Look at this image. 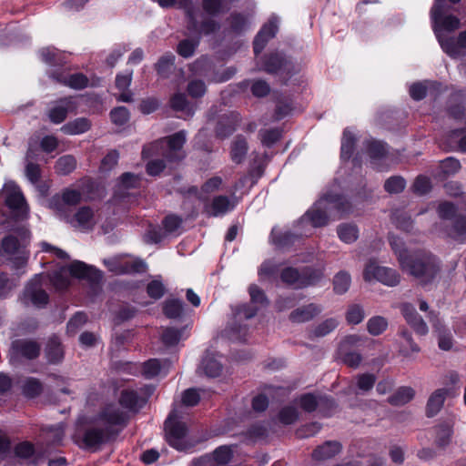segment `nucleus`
Instances as JSON below:
<instances>
[{
  "label": "nucleus",
  "mask_w": 466,
  "mask_h": 466,
  "mask_svg": "<svg viewBox=\"0 0 466 466\" xmlns=\"http://www.w3.org/2000/svg\"><path fill=\"white\" fill-rule=\"evenodd\" d=\"M128 419V414L117 404H108L89 423L77 427L73 440L82 449L96 451L115 440Z\"/></svg>",
  "instance_id": "1"
},
{
  "label": "nucleus",
  "mask_w": 466,
  "mask_h": 466,
  "mask_svg": "<svg viewBox=\"0 0 466 466\" xmlns=\"http://www.w3.org/2000/svg\"><path fill=\"white\" fill-rule=\"evenodd\" d=\"M350 210V204L344 197L328 194L314 204L302 220L310 222L315 228L323 227L328 224L329 217L339 219Z\"/></svg>",
  "instance_id": "2"
},
{
  "label": "nucleus",
  "mask_w": 466,
  "mask_h": 466,
  "mask_svg": "<svg viewBox=\"0 0 466 466\" xmlns=\"http://www.w3.org/2000/svg\"><path fill=\"white\" fill-rule=\"evenodd\" d=\"M401 268L417 278L422 284L432 281L440 271V265L436 258L423 250L410 254L408 259L401 258Z\"/></svg>",
  "instance_id": "3"
},
{
  "label": "nucleus",
  "mask_w": 466,
  "mask_h": 466,
  "mask_svg": "<svg viewBox=\"0 0 466 466\" xmlns=\"http://www.w3.org/2000/svg\"><path fill=\"white\" fill-rule=\"evenodd\" d=\"M67 273L77 279H86L91 283H98L102 279L101 272L96 268L82 261L75 260L67 268H63L52 275L50 280L56 289L63 290L69 286L70 280Z\"/></svg>",
  "instance_id": "4"
},
{
  "label": "nucleus",
  "mask_w": 466,
  "mask_h": 466,
  "mask_svg": "<svg viewBox=\"0 0 466 466\" xmlns=\"http://www.w3.org/2000/svg\"><path fill=\"white\" fill-rule=\"evenodd\" d=\"M449 9L450 6L447 4H444L442 0H435L431 11L433 30L441 46L443 42L448 41V38L451 37L445 34V31H454L461 25V22L458 17L451 15H445Z\"/></svg>",
  "instance_id": "5"
},
{
  "label": "nucleus",
  "mask_w": 466,
  "mask_h": 466,
  "mask_svg": "<svg viewBox=\"0 0 466 466\" xmlns=\"http://www.w3.org/2000/svg\"><path fill=\"white\" fill-rule=\"evenodd\" d=\"M18 233L20 240L14 235H9L2 240L0 247V254L9 257L16 268L24 267L28 259L25 242L29 238V231L25 228H21Z\"/></svg>",
  "instance_id": "6"
},
{
  "label": "nucleus",
  "mask_w": 466,
  "mask_h": 466,
  "mask_svg": "<svg viewBox=\"0 0 466 466\" xmlns=\"http://www.w3.org/2000/svg\"><path fill=\"white\" fill-rule=\"evenodd\" d=\"M363 279L367 282L376 280L390 287L398 285L400 280V277L395 269L380 266L374 259H370L366 263Z\"/></svg>",
  "instance_id": "7"
},
{
  "label": "nucleus",
  "mask_w": 466,
  "mask_h": 466,
  "mask_svg": "<svg viewBox=\"0 0 466 466\" xmlns=\"http://www.w3.org/2000/svg\"><path fill=\"white\" fill-rule=\"evenodd\" d=\"M81 199L82 193L79 190L66 188L61 194L52 197L49 207L59 218H63L72 213V208L78 205Z\"/></svg>",
  "instance_id": "8"
},
{
  "label": "nucleus",
  "mask_w": 466,
  "mask_h": 466,
  "mask_svg": "<svg viewBox=\"0 0 466 466\" xmlns=\"http://www.w3.org/2000/svg\"><path fill=\"white\" fill-rule=\"evenodd\" d=\"M165 431L168 443L177 450L186 448L184 439L187 429L184 422L179 420L178 412L174 409L165 421Z\"/></svg>",
  "instance_id": "9"
},
{
  "label": "nucleus",
  "mask_w": 466,
  "mask_h": 466,
  "mask_svg": "<svg viewBox=\"0 0 466 466\" xmlns=\"http://www.w3.org/2000/svg\"><path fill=\"white\" fill-rule=\"evenodd\" d=\"M360 342V336L350 335L347 336L339 344L338 350L339 358L341 362H343L348 367L357 369L362 360L360 353L351 350L352 347L358 345Z\"/></svg>",
  "instance_id": "10"
},
{
  "label": "nucleus",
  "mask_w": 466,
  "mask_h": 466,
  "mask_svg": "<svg viewBox=\"0 0 466 466\" xmlns=\"http://www.w3.org/2000/svg\"><path fill=\"white\" fill-rule=\"evenodd\" d=\"M42 274H36L27 283L24 290V299L31 301L35 307L41 308L47 304L49 297L42 286Z\"/></svg>",
  "instance_id": "11"
},
{
  "label": "nucleus",
  "mask_w": 466,
  "mask_h": 466,
  "mask_svg": "<svg viewBox=\"0 0 466 466\" xmlns=\"http://www.w3.org/2000/svg\"><path fill=\"white\" fill-rule=\"evenodd\" d=\"M5 200L6 206L12 209L17 218L23 219L26 217L28 207L25 197L16 186H6L5 188Z\"/></svg>",
  "instance_id": "12"
},
{
  "label": "nucleus",
  "mask_w": 466,
  "mask_h": 466,
  "mask_svg": "<svg viewBox=\"0 0 466 466\" xmlns=\"http://www.w3.org/2000/svg\"><path fill=\"white\" fill-rule=\"evenodd\" d=\"M167 148L163 153L164 157L170 161H180L185 157L183 151V146L186 142V132L184 130L178 131L167 137Z\"/></svg>",
  "instance_id": "13"
},
{
  "label": "nucleus",
  "mask_w": 466,
  "mask_h": 466,
  "mask_svg": "<svg viewBox=\"0 0 466 466\" xmlns=\"http://www.w3.org/2000/svg\"><path fill=\"white\" fill-rule=\"evenodd\" d=\"M104 263L108 269L115 274H128L143 272L147 268L145 262L139 259L122 261L118 258L105 259Z\"/></svg>",
  "instance_id": "14"
},
{
  "label": "nucleus",
  "mask_w": 466,
  "mask_h": 466,
  "mask_svg": "<svg viewBox=\"0 0 466 466\" xmlns=\"http://www.w3.org/2000/svg\"><path fill=\"white\" fill-rule=\"evenodd\" d=\"M62 219L82 231L92 229L96 224L94 211L89 207H82L74 215L70 213Z\"/></svg>",
  "instance_id": "15"
},
{
  "label": "nucleus",
  "mask_w": 466,
  "mask_h": 466,
  "mask_svg": "<svg viewBox=\"0 0 466 466\" xmlns=\"http://www.w3.org/2000/svg\"><path fill=\"white\" fill-rule=\"evenodd\" d=\"M279 20L276 16L270 17L268 22L260 29L254 40V53L258 55L264 49L268 41L274 37L278 31Z\"/></svg>",
  "instance_id": "16"
},
{
  "label": "nucleus",
  "mask_w": 466,
  "mask_h": 466,
  "mask_svg": "<svg viewBox=\"0 0 466 466\" xmlns=\"http://www.w3.org/2000/svg\"><path fill=\"white\" fill-rule=\"evenodd\" d=\"M279 20L276 16L270 17L268 22L260 29L254 40V53L258 55L264 49L268 41L274 37L278 31Z\"/></svg>",
  "instance_id": "17"
},
{
  "label": "nucleus",
  "mask_w": 466,
  "mask_h": 466,
  "mask_svg": "<svg viewBox=\"0 0 466 466\" xmlns=\"http://www.w3.org/2000/svg\"><path fill=\"white\" fill-rule=\"evenodd\" d=\"M401 312L408 324L419 335H426L428 333V326L422 318L418 314L414 306L410 303L401 305Z\"/></svg>",
  "instance_id": "18"
},
{
  "label": "nucleus",
  "mask_w": 466,
  "mask_h": 466,
  "mask_svg": "<svg viewBox=\"0 0 466 466\" xmlns=\"http://www.w3.org/2000/svg\"><path fill=\"white\" fill-rule=\"evenodd\" d=\"M322 312V307L315 303H309L299 307L289 314V320L294 323H304L312 320Z\"/></svg>",
  "instance_id": "19"
},
{
  "label": "nucleus",
  "mask_w": 466,
  "mask_h": 466,
  "mask_svg": "<svg viewBox=\"0 0 466 466\" xmlns=\"http://www.w3.org/2000/svg\"><path fill=\"white\" fill-rule=\"evenodd\" d=\"M232 451L228 446H220L213 452V458L210 456H203L193 461V466H211L212 461L218 464L225 465L231 460Z\"/></svg>",
  "instance_id": "20"
},
{
  "label": "nucleus",
  "mask_w": 466,
  "mask_h": 466,
  "mask_svg": "<svg viewBox=\"0 0 466 466\" xmlns=\"http://www.w3.org/2000/svg\"><path fill=\"white\" fill-rule=\"evenodd\" d=\"M442 50L451 57H458L466 53V30L459 34L457 37H450L443 42Z\"/></svg>",
  "instance_id": "21"
},
{
  "label": "nucleus",
  "mask_w": 466,
  "mask_h": 466,
  "mask_svg": "<svg viewBox=\"0 0 466 466\" xmlns=\"http://www.w3.org/2000/svg\"><path fill=\"white\" fill-rule=\"evenodd\" d=\"M12 350L15 354L32 360L38 357L40 345L34 340L18 339L12 343Z\"/></svg>",
  "instance_id": "22"
},
{
  "label": "nucleus",
  "mask_w": 466,
  "mask_h": 466,
  "mask_svg": "<svg viewBox=\"0 0 466 466\" xmlns=\"http://www.w3.org/2000/svg\"><path fill=\"white\" fill-rule=\"evenodd\" d=\"M51 77L55 79L56 82L63 84L65 86H68L74 89H83L88 84L87 77L83 74H72V75H64L62 73H53Z\"/></svg>",
  "instance_id": "23"
},
{
  "label": "nucleus",
  "mask_w": 466,
  "mask_h": 466,
  "mask_svg": "<svg viewBox=\"0 0 466 466\" xmlns=\"http://www.w3.org/2000/svg\"><path fill=\"white\" fill-rule=\"evenodd\" d=\"M238 120V115L235 113L222 116L217 124V136L221 138L230 136L235 131Z\"/></svg>",
  "instance_id": "24"
},
{
  "label": "nucleus",
  "mask_w": 466,
  "mask_h": 466,
  "mask_svg": "<svg viewBox=\"0 0 466 466\" xmlns=\"http://www.w3.org/2000/svg\"><path fill=\"white\" fill-rule=\"evenodd\" d=\"M234 208V204L230 202L227 196H218L213 198L210 205L206 207V212L212 217H218L226 214Z\"/></svg>",
  "instance_id": "25"
},
{
  "label": "nucleus",
  "mask_w": 466,
  "mask_h": 466,
  "mask_svg": "<svg viewBox=\"0 0 466 466\" xmlns=\"http://www.w3.org/2000/svg\"><path fill=\"white\" fill-rule=\"evenodd\" d=\"M73 106L70 97H65L56 102L48 113L49 119L55 124L62 123L67 116L69 109Z\"/></svg>",
  "instance_id": "26"
},
{
  "label": "nucleus",
  "mask_w": 466,
  "mask_h": 466,
  "mask_svg": "<svg viewBox=\"0 0 466 466\" xmlns=\"http://www.w3.org/2000/svg\"><path fill=\"white\" fill-rule=\"evenodd\" d=\"M339 325V320L335 318H329L319 323L308 330V338L315 339L322 338L332 332Z\"/></svg>",
  "instance_id": "27"
},
{
  "label": "nucleus",
  "mask_w": 466,
  "mask_h": 466,
  "mask_svg": "<svg viewBox=\"0 0 466 466\" xmlns=\"http://www.w3.org/2000/svg\"><path fill=\"white\" fill-rule=\"evenodd\" d=\"M145 401L133 390H123L119 397L120 405L131 411H137L144 405Z\"/></svg>",
  "instance_id": "28"
},
{
  "label": "nucleus",
  "mask_w": 466,
  "mask_h": 466,
  "mask_svg": "<svg viewBox=\"0 0 466 466\" xmlns=\"http://www.w3.org/2000/svg\"><path fill=\"white\" fill-rule=\"evenodd\" d=\"M341 450V445L338 441H326L318 446L312 452V458L315 460H328L338 454Z\"/></svg>",
  "instance_id": "29"
},
{
  "label": "nucleus",
  "mask_w": 466,
  "mask_h": 466,
  "mask_svg": "<svg viewBox=\"0 0 466 466\" xmlns=\"http://www.w3.org/2000/svg\"><path fill=\"white\" fill-rule=\"evenodd\" d=\"M201 6L203 11L213 20H215L214 16L219 15L229 9L228 0H201Z\"/></svg>",
  "instance_id": "30"
},
{
  "label": "nucleus",
  "mask_w": 466,
  "mask_h": 466,
  "mask_svg": "<svg viewBox=\"0 0 466 466\" xmlns=\"http://www.w3.org/2000/svg\"><path fill=\"white\" fill-rule=\"evenodd\" d=\"M400 336L401 338L399 350L400 355L411 357L413 354L420 352V347L413 341L411 334L407 329H402Z\"/></svg>",
  "instance_id": "31"
},
{
  "label": "nucleus",
  "mask_w": 466,
  "mask_h": 466,
  "mask_svg": "<svg viewBox=\"0 0 466 466\" xmlns=\"http://www.w3.org/2000/svg\"><path fill=\"white\" fill-rule=\"evenodd\" d=\"M91 123L87 118L79 117L70 121L61 127V131L66 135H79L89 130Z\"/></svg>",
  "instance_id": "32"
},
{
  "label": "nucleus",
  "mask_w": 466,
  "mask_h": 466,
  "mask_svg": "<svg viewBox=\"0 0 466 466\" xmlns=\"http://www.w3.org/2000/svg\"><path fill=\"white\" fill-rule=\"evenodd\" d=\"M415 391L410 387H400L394 394L388 398V402L393 406H402L410 401Z\"/></svg>",
  "instance_id": "33"
},
{
  "label": "nucleus",
  "mask_w": 466,
  "mask_h": 466,
  "mask_svg": "<svg viewBox=\"0 0 466 466\" xmlns=\"http://www.w3.org/2000/svg\"><path fill=\"white\" fill-rule=\"evenodd\" d=\"M46 355L49 362L57 363L62 360L64 352L58 338L52 337L49 339L46 348Z\"/></svg>",
  "instance_id": "34"
},
{
  "label": "nucleus",
  "mask_w": 466,
  "mask_h": 466,
  "mask_svg": "<svg viewBox=\"0 0 466 466\" xmlns=\"http://www.w3.org/2000/svg\"><path fill=\"white\" fill-rule=\"evenodd\" d=\"M446 390L443 389L437 390L431 394L427 403V415L429 417L436 415L441 410Z\"/></svg>",
  "instance_id": "35"
},
{
  "label": "nucleus",
  "mask_w": 466,
  "mask_h": 466,
  "mask_svg": "<svg viewBox=\"0 0 466 466\" xmlns=\"http://www.w3.org/2000/svg\"><path fill=\"white\" fill-rule=\"evenodd\" d=\"M351 284V277L349 272L340 270L333 278V290L336 294H345Z\"/></svg>",
  "instance_id": "36"
},
{
  "label": "nucleus",
  "mask_w": 466,
  "mask_h": 466,
  "mask_svg": "<svg viewBox=\"0 0 466 466\" xmlns=\"http://www.w3.org/2000/svg\"><path fill=\"white\" fill-rule=\"evenodd\" d=\"M201 368L207 376L213 378L219 376L222 371L221 363L214 356L209 354L204 357Z\"/></svg>",
  "instance_id": "37"
},
{
  "label": "nucleus",
  "mask_w": 466,
  "mask_h": 466,
  "mask_svg": "<svg viewBox=\"0 0 466 466\" xmlns=\"http://www.w3.org/2000/svg\"><path fill=\"white\" fill-rule=\"evenodd\" d=\"M247 152L248 143L246 139L242 137H237L231 147V159L235 163L239 164L244 160Z\"/></svg>",
  "instance_id": "38"
},
{
  "label": "nucleus",
  "mask_w": 466,
  "mask_h": 466,
  "mask_svg": "<svg viewBox=\"0 0 466 466\" xmlns=\"http://www.w3.org/2000/svg\"><path fill=\"white\" fill-rule=\"evenodd\" d=\"M229 28L234 33H241L248 27V17L238 12H233L228 18Z\"/></svg>",
  "instance_id": "39"
},
{
  "label": "nucleus",
  "mask_w": 466,
  "mask_h": 466,
  "mask_svg": "<svg viewBox=\"0 0 466 466\" xmlns=\"http://www.w3.org/2000/svg\"><path fill=\"white\" fill-rule=\"evenodd\" d=\"M76 167V160L71 155L60 157L55 166L57 174L66 176L73 172Z\"/></svg>",
  "instance_id": "40"
},
{
  "label": "nucleus",
  "mask_w": 466,
  "mask_h": 466,
  "mask_svg": "<svg viewBox=\"0 0 466 466\" xmlns=\"http://www.w3.org/2000/svg\"><path fill=\"white\" fill-rule=\"evenodd\" d=\"M15 455L23 461H28V463H30V464L36 463V461L34 458V455H35L34 446H33V444H31L28 441H24V442L18 443L15 447Z\"/></svg>",
  "instance_id": "41"
},
{
  "label": "nucleus",
  "mask_w": 466,
  "mask_h": 466,
  "mask_svg": "<svg viewBox=\"0 0 466 466\" xmlns=\"http://www.w3.org/2000/svg\"><path fill=\"white\" fill-rule=\"evenodd\" d=\"M319 400L320 398H318L314 394L306 393L300 395L294 401L296 405H299L306 412H312L317 409Z\"/></svg>",
  "instance_id": "42"
},
{
  "label": "nucleus",
  "mask_w": 466,
  "mask_h": 466,
  "mask_svg": "<svg viewBox=\"0 0 466 466\" xmlns=\"http://www.w3.org/2000/svg\"><path fill=\"white\" fill-rule=\"evenodd\" d=\"M339 238L345 243H352L357 240L359 237V230L355 225L341 224L337 229Z\"/></svg>",
  "instance_id": "43"
},
{
  "label": "nucleus",
  "mask_w": 466,
  "mask_h": 466,
  "mask_svg": "<svg viewBox=\"0 0 466 466\" xmlns=\"http://www.w3.org/2000/svg\"><path fill=\"white\" fill-rule=\"evenodd\" d=\"M366 147L368 155L372 162L382 159L387 154L386 147L380 141H368Z\"/></svg>",
  "instance_id": "44"
},
{
  "label": "nucleus",
  "mask_w": 466,
  "mask_h": 466,
  "mask_svg": "<svg viewBox=\"0 0 466 466\" xmlns=\"http://www.w3.org/2000/svg\"><path fill=\"white\" fill-rule=\"evenodd\" d=\"M355 142L356 139L354 135L349 129H345L341 140L342 158L349 159L351 157L354 150Z\"/></svg>",
  "instance_id": "45"
},
{
  "label": "nucleus",
  "mask_w": 466,
  "mask_h": 466,
  "mask_svg": "<svg viewBox=\"0 0 466 466\" xmlns=\"http://www.w3.org/2000/svg\"><path fill=\"white\" fill-rule=\"evenodd\" d=\"M299 410L294 403L283 407L279 413V419L283 424L289 425L299 419Z\"/></svg>",
  "instance_id": "46"
},
{
  "label": "nucleus",
  "mask_w": 466,
  "mask_h": 466,
  "mask_svg": "<svg viewBox=\"0 0 466 466\" xmlns=\"http://www.w3.org/2000/svg\"><path fill=\"white\" fill-rule=\"evenodd\" d=\"M164 313L169 319L179 318L183 312V302L179 299H167L164 304Z\"/></svg>",
  "instance_id": "47"
},
{
  "label": "nucleus",
  "mask_w": 466,
  "mask_h": 466,
  "mask_svg": "<svg viewBox=\"0 0 466 466\" xmlns=\"http://www.w3.org/2000/svg\"><path fill=\"white\" fill-rule=\"evenodd\" d=\"M301 276V285L305 287L309 285H314L319 282L323 278L324 272L322 268H307L303 270Z\"/></svg>",
  "instance_id": "48"
},
{
  "label": "nucleus",
  "mask_w": 466,
  "mask_h": 466,
  "mask_svg": "<svg viewBox=\"0 0 466 466\" xmlns=\"http://www.w3.org/2000/svg\"><path fill=\"white\" fill-rule=\"evenodd\" d=\"M388 327V321L381 316H376L370 319L367 322V329L370 334L378 336L381 334Z\"/></svg>",
  "instance_id": "49"
},
{
  "label": "nucleus",
  "mask_w": 466,
  "mask_h": 466,
  "mask_svg": "<svg viewBox=\"0 0 466 466\" xmlns=\"http://www.w3.org/2000/svg\"><path fill=\"white\" fill-rule=\"evenodd\" d=\"M198 46V40L184 39L178 43L177 52L182 57L188 58L194 55Z\"/></svg>",
  "instance_id": "50"
},
{
  "label": "nucleus",
  "mask_w": 466,
  "mask_h": 466,
  "mask_svg": "<svg viewBox=\"0 0 466 466\" xmlns=\"http://www.w3.org/2000/svg\"><path fill=\"white\" fill-rule=\"evenodd\" d=\"M365 317V311L362 306L358 304L350 305L346 313V319L350 324L357 325L360 323Z\"/></svg>",
  "instance_id": "51"
},
{
  "label": "nucleus",
  "mask_w": 466,
  "mask_h": 466,
  "mask_svg": "<svg viewBox=\"0 0 466 466\" xmlns=\"http://www.w3.org/2000/svg\"><path fill=\"white\" fill-rule=\"evenodd\" d=\"M43 390L42 383L34 378L27 379L23 385V393L28 398L38 396Z\"/></svg>",
  "instance_id": "52"
},
{
  "label": "nucleus",
  "mask_w": 466,
  "mask_h": 466,
  "mask_svg": "<svg viewBox=\"0 0 466 466\" xmlns=\"http://www.w3.org/2000/svg\"><path fill=\"white\" fill-rule=\"evenodd\" d=\"M284 58L279 54H271L266 57L264 70L269 74L277 73L284 65Z\"/></svg>",
  "instance_id": "53"
},
{
  "label": "nucleus",
  "mask_w": 466,
  "mask_h": 466,
  "mask_svg": "<svg viewBox=\"0 0 466 466\" xmlns=\"http://www.w3.org/2000/svg\"><path fill=\"white\" fill-rule=\"evenodd\" d=\"M281 280L287 284H297L298 287H303L301 285L302 276L294 268H286L282 270L280 275Z\"/></svg>",
  "instance_id": "54"
},
{
  "label": "nucleus",
  "mask_w": 466,
  "mask_h": 466,
  "mask_svg": "<svg viewBox=\"0 0 466 466\" xmlns=\"http://www.w3.org/2000/svg\"><path fill=\"white\" fill-rule=\"evenodd\" d=\"M175 56L172 54H167L163 56L157 64V70L158 74L163 77H167L171 68L174 66Z\"/></svg>",
  "instance_id": "55"
},
{
  "label": "nucleus",
  "mask_w": 466,
  "mask_h": 466,
  "mask_svg": "<svg viewBox=\"0 0 466 466\" xmlns=\"http://www.w3.org/2000/svg\"><path fill=\"white\" fill-rule=\"evenodd\" d=\"M389 241L394 253L398 256L400 264L401 265V258L408 259L410 257V255L407 254V250L404 248L402 240L395 235H390Z\"/></svg>",
  "instance_id": "56"
},
{
  "label": "nucleus",
  "mask_w": 466,
  "mask_h": 466,
  "mask_svg": "<svg viewBox=\"0 0 466 466\" xmlns=\"http://www.w3.org/2000/svg\"><path fill=\"white\" fill-rule=\"evenodd\" d=\"M405 180L401 177H391L385 181L384 188L390 194H398L404 190Z\"/></svg>",
  "instance_id": "57"
},
{
  "label": "nucleus",
  "mask_w": 466,
  "mask_h": 466,
  "mask_svg": "<svg viewBox=\"0 0 466 466\" xmlns=\"http://www.w3.org/2000/svg\"><path fill=\"white\" fill-rule=\"evenodd\" d=\"M161 362L157 359L149 360L146 361L143 365V374L147 379H151L161 374Z\"/></svg>",
  "instance_id": "58"
},
{
  "label": "nucleus",
  "mask_w": 466,
  "mask_h": 466,
  "mask_svg": "<svg viewBox=\"0 0 466 466\" xmlns=\"http://www.w3.org/2000/svg\"><path fill=\"white\" fill-rule=\"evenodd\" d=\"M259 136L263 145L271 147L280 138L281 131L279 128L260 130Z\"/></svg>",
  "instance_id": "59"
},
{
  "label": "nucleus",
  "mask_w": 466,
  "mask_h": 466,
  "mask_svg": "<svg viewBox=\"0 0 466 466\" xmlns=\"http://www.w3.org/2000/svg\"><path fill=\"white\" fill-rule=\"evenodd\" d=\"M182 337V330L167 328L166 329L161 336L162 341L167 346H174L180 340Z\"/></svg>",
  "instance_id": "60"
},
{
  "label": "nucleus",
  "mask_w": 466,
  "mask_h": 466,
  "mask_svg": "<svg viewBox=\"0 0 466 466\" xmlns=\"http://www.w3.org/2000/svg\"><path fill=\"white\" fill-rule=\"evenodd\" d=\"M450 235L461 241H466V218L459 217L456 218L453 226V230Z\"/></svg>",
  "instance_id": "61"
},
{
  "label": "nucleus",
  "mask_w": 466,
  "mask_h": 466,
  "mask_svg": "<svg viewBox=\"0 0 466 466\" xmlns=\"http://www.w3.org/2000/svg\"><path fill=\"white\" fill-rule=\"evenodd\" d=\"M376 382V377L370 373L360 374L357 377L358 389L363 392L370 391Z\"/></svg>",
  "instance_id": "62"
},
{
  "label": "nucleus",
  "mask_w": 466,
  "mask_h": 466,
  "mask_svg": "<svg viewBox=\"0 0 466 466\" xmlns=\"http://www.w3.org/2000/svg\"><path fill=\"white\" fill-rule=\"evenodd\" d=\"M165 290L164 284L157 279L150 281L147 286V295L154 299H161L165 294Z\"/></svg>",
  "instance_id": "63"
},
{
  "label": "nucleus",
  "mask_w": 466,
  "mask_h": 466,
  "mask_svg": "<svg viewBox=\"0 0 466 466\" xmlns=\"http://www.w3.org/2000/svg\"><path fill=\"white\" fill-rule=\"evenodd\" d=\"M111 120L119 126L124 125L129 118L128 110L125 106H119L113 109L110 113Z\"/></svg>",
  "instance_id": "64"
}]
</instances>
